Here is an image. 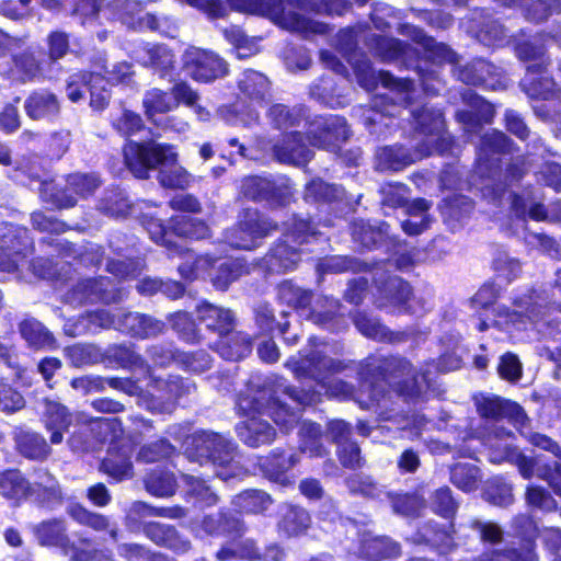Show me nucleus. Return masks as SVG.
Masks as SVG:
<instances>
[{"label": "nucleus", "instance_id": "obj_1", "mask_svg": "<svg viewBox=\"0 0 561 561\" xmlns=\"http://www.w3.org/2000/svg\"><path fill=\"white\" fill-rule=\"evenodd\" d=\"M308 402V392L285 382L283 378L250 380L236 397V413L248 417L236 424L238 438L248 447L272 445L276 430L260 415H267L280 430L288 431L297 422L296 408Z\"/></svg>", "mask_w": 561, "mask_h": 561}, {"label": "nucleus", "instance_id": "obj_2", "mask_svg": "<svg viewBox=\"0 0 561 561\" xmlns=\"http://www.w3.org/2000/svg\"><path fill=\"white\" fill-rule=\"evenodd\" d=\"M237 443L218 432L197 430L191 434L183 451L190 462L211 465L215 476L222 481L241 478L243 467L236 460Z\"/></svg>", "mask_w": 561, "mask_h": 561}, {"label": "nucleus", "instance_id": "obj_3", "mask_svg": "<svg viewBox=\"0 0 561 561\" xmlns=\"http://www.w3.org/2000/svg\"><path fill=\"white\" fill-rule=\"evenodd\" d=\"M228 2L240 12L266 16L282 28L305 37L324 34L328 31L327 24L305 14L312 8L311 0H228Z\"/></svg>", "mask_w": 561, "mask_h": 561}, {"label": "nucleus", "instance_id": "obj_4", "mask_svg": "<svg viewBox=\"0 0 561 561\" xmlns=\"http://www.w3.org/2000/svg\"><path fill=\"white\" fill-rule=\"evenodd\" d=\"M409 368V359L400 355L365 358L357 373L356 404L362 410L379 408L387 394L380 382L389 381V376L402 375Z\"/></svg>", "mask_w": 561, "mask_h": 561}, {"label": "nucleus", "instance_id": "obj_5", "mask_svg": "<svg viewBox=\"0 0 561 561\" xmlns=\"http://www.w3.org/2000/svg\"><path fill=\"white\" fill-rule=\"evenodd\" d=\"M95 431L102 435L101 444L108 443L106 455L99 469L107 476L108 482L118 483L134 477L133 448L124 442L125 428L119 417H99Z\"/></svg>", "mask_w": 561, "mask_h": 561}, {"label": "nucleus", "instance_id": "obj_6", "mask_svg": "<svg viewBox=\"0 0 561 561\" xmlns=\"http://www.w3.org/2000/svg\"><path fill=\"white\" fill-rule=\"evenodd\" d=\"M124 163L138 180H148L150 173L162 167H176V147L168 142L129 140L123 148Z\"/></svg>", "mask_w": 561, "mask_h": 561}, {"label": "nucleus", "instance_id": "obj_7", "mask_svg": "<svg viewBox=\"0 0 561 561\" xmlns=\"http://www.w3.org/2000/svg\"><path fill=\"white\" fill-rule=\"evenodd\" d=\"M277 230L279 225L276 220L257 208L248 207L241 210L236 224L225 237L231 248L252 251Z\"/></svg>", "mask_w": 561, "mask_h": 561}, {"label": "nucleus", "instance_id": "obj_8", "mask_svg": "<svg viewBox=\"0 0 561 561\" xmlns=\"http://www.w3.org/2000/svg\"><path fill=\"white\" fill-rule=\"evenodd\" d=\"M38 543L43 547L58 548L65 556L73 561H90L91 553L85 549L93 545L92 538L83 533H77L73 541L69 535L65 519L49 518L38 523L33 530Z\"/></svg>", "mask_w": 561, "mask_h": 561}, {"label": "nucleus", "instance_id": "obj_9", "mask_svg": "<svg viewBox=\"0 0 561 561\" xmlns=\"http://www.w3.org/2000/svg\"><path fill=\"white\" fill-rule=\"evenodd\" d=\"M195 385L181 376H169L157 380L151 390L139 389L138 404L151 414H172L180 399L188 396Z\"/></svg>", "mask_w": 561, "mask_h": 561}, {"label": "nucleus", "instance_id": "obj_10", "mask_svg": "<svg viewBox=\"0 0 561 561\" xmlns=\"http://www.w3.org/2000/svg\"><path fill=\"white\" fill-rule=\"evenodd\" d=\"M304 135L310 146L336 151L351 137V129L342 115H316L306 123Z\"/></svg>", "mask_w": 561, "mask_h": 561}, {"label": "nucleus", "instance_id": "obj_11", "mask_svg": "<svg viewBox=\"0 0 561 561\" xmlns=\"http://www.w3.org/2000/svg\"><path fill=\"white\" fill-rule=\"evenodd\" d=\"M513 146V140L501 130L493 129L482 135L473 163L476 174L481 180H493L499 176L501 159L495 157L511 153Z\"/></svg>", "mask_w": 561, "mask_h": 561}, {"label": "nucleus", "instance_id": "obj_12", "mask_svg": "<svg viewBox=\"0 0 561 561\" xmlns=\"http://www.w3.org/2000/svg\"><path fill=\"white\" fill-rule=\"evenodd\" d=\"M34 241L25 227L12 226L0 238V272H15L34 253Z\"/></svg>", "mask_w": 561, "mask_h": 561}, {"label": "nucleus", "instance_id": "obj_13", "mask_svg": "<svg viewBox=\"0 0 561 561\" xmlns=\"http://www.w3.org/2000/svg\"><path fill=\"white\" fill-rule=\"evenodd\" d=\"M300 457L293 448L275 447L264 456H259L256 466L270 482L282 486L295 483L293 468L299 463Z\"/></svg>", "mask_w": 561, "mask_h": 561}, {"label": "nucleus", "instance_id": "obj_14", "mask_svg": "<svg viewBox=\"0 0 561 561\" xmlns=\"http://www.w3.org/2000/svg\"><path fill=\"white\" fill-rule=\"evenodd\" d=\"M108 80L103 72L75 73L66 87L67 96L71 102H79L84 90L90 93V106L95 111H103L110 103Z\"/></svg>", "mask_w": 561, "mask_h": 561}, {"label": "nucleus", "instance_id": "obj_15", "mask_svg": "<svg viewBox=\"0 0 561 561\" xmlns=\"http://www.w3.org/2000/svg\"><path fill=\"white\" fill-rule=\"evenodd\" d=\"M241 193L255 203H266L272 207H285L291 201V194L274 180L260 175H249L241 181Z\"/></svg>", "mask_w": 561, "mask_h": 561}, {"label": "nucleus", "instance_id": "obj_16", "mask_svg": "<svg viewBox=\"0 0 561 561\" xmlns=\"http://www.w3.org/2000/svg\"><path fill=\"white\" fill-rule=\"evenodd\" d=\"M141 533L153 545L175 556L187 554L193 549L192 540L173 524L145 522L141 525Z\"/></svg>", "mask_w": 561, "mask_h": 561}, {"label": "nucleus", "instance_id": "obj_17", "mask_svg": "<svg viewBox=\"0 0 561 561\" xmlns=\"http://www.w3.org/2000/svg\"><path fill=\"white\" fill-rule=\"evenodd\" d=\"M199 527L207 536L213 538L239 539L248 531L244 518L234 508L227 507L204 515L199 522Z\"/></svg>", "mask_w": 561, "mask_h": 561}, {"label": "nucleus", "instance_id": "obj_18", "mask_svg": "<svg viewBox=\"0 0 561 561\" xmlns=\"http://www.w3.org/2000/svg\"><path fill=\"white\" fill-rule=\"evenodd\" d=\"M346 364L340 359H333L320 351L299 353L295 362L294 371L299 377L310 378L324 385L332 375L343 371Z\"/></svg>", "mask_w": 561, "mask_h": 561}, {"label": "nucleus", "instance_id": "obj_19", "mask_svg": "<svg viewBox=\"0 0 561 561\" xmlns=\"http://www.w3.org/2000/svg\"><path fill=\"white\" fill-rule=\"evenodd\" d=\"M72 296L82 304L111 305L119 300L121 289L112 278L98 276L80 279L72 287Z\"/></svg>", "mask_w": 561, "mask_h": 561}, {"label": "nucleus", "instance_id": "obj_20", "mask_svg": "<svg viewBox=\"0 0 561 561\" xmlns=\"http://www.w3.org/2000/svg\"><path fill=\"white\" fill-rule=\"evenodd\" d=\"M413 298V288L410 283L399 276H387L377 287L378 308H392L400 313L411 314L409 305Z\"/></svg>", "mask_w": 561, "mask_h": 561}, {"label": "nucleus", "instance_id": "obj_21", "mask_svg": "<svg viewBox=\"0 0 561 561\" xmlns=\"http://www.w3.org/2000/svg\"><path fill=\"white\" fill-rule=\"evenodd\" d=\"M399 34L411 38L414 43L422 46L424 56L433 64L438 66H456L459 62V56L444 43H437L433 37L427 36L424 31L412 24H401L398 28Z\"/></svg>", "mask_w": 561, "mask_h": 561}, {"label": "nucleus", "instance_id": "obj_22", "mask_svg": "<svg viewBox=\"0 0 561 561\" xmlns=\"http://www.w3.org/2000/svg\"><path fill=\"white\" fill-rule=\"evenodd\" d=\"M276 161L283 164L305 167L314 157V152L306 145L300 131L283 134L282 138L272 147Z\"/></svg>", "mask_w": 561, "mask_h": 561}, {"label": "nucleus", "instance_id": "obj_23", "mask_svg": "<svg viewBox=\"0 0 561 561\" xmlns=\"http://www.w3.org/2000/svg\"><path fill=\"white\" fill-rule=\"evenodd\" d=\"M358 84L367 92H373L381 83L391 91L402 93L399 99L405 107L413 104L414 82L410 78H396L392 72H353Z\"/></svg>", "mask_w": 561, "mask_h": 561}, {"label": "nucleus", "instance_id": "obj_24", "mask_svg": "<svg viewBox=\"0 0 561 561\" xmlns=\"http://www.w3.org/2000/svg\"><path fill=\"white\" fill-rule=\"evenodd\" d=\"M352 321L358 332L367 339L379 343L399 344L409 340L407 331H392L382 324L377 318L364 310H355L351 313Z\"/></svg>", "mask_w": 561, "mask_h": 561}, {"label": "nucleus", "instance_id": "obj_25", "mask_svg": "<svg viewBox=\"0 0 561 561\" xmlns=\"http://www.w3.org/2000/svg\"><path fill=\"white\" fill-rule=\"evenodd\" d=\"M12 439L15 451L30 461L43 462L51 455L50 444L39 432L18 426L12 432Z\"/></svg>", "mask_w": 561, "mask_h": 561}, {"label": "nucleus", "instance_id": "obj_26", "mask_svg": "<svg viewBox=\"0 0 561 561\" xmlns=\"http://www.w3.org/2000/svg\"><path fill=\"white\" fill-rule=\"evenodd\" d=\"M24 112L31 121L55 122L60 116L61 104L49 89H35L24 100Z\"/></svg>", "mask_w": 561, "mask_h": 561}, {"label": "nucleus", "instance_id": "obj_27", "mask_svg": "<svg viewBox=\"0 0 561 561\" xmlns=\"http://www.w3.org/2000/svg\"><path fill=\"white\" fill-rule=\"evenodd\" d=\"M339 300L323 297L317 301L314 307H310L306 318L322 330L337 333L347 328Z\"/></svg>", "mask_w": 561, "mask_h": 561}, {"label": "nucleus", "instance_id": "obj_28", "mask_svg": "<svg viewBox=\"0 0 561 561\" xmlns=\"http://www.w3.org/2000/svg\"><path fill=\"white\" fill-rule=\"evenodd\" d=\"M42 403L44 427L50 433V444L58 445L72 424V413L67 405L55 399L44 398Z\"/></svg>", "mask_w": 561, "mask_h": 561}, {"label": "nucleus", "instance_id": "obj_29", "mask_svg": "<svg viewBox=\"0 0 561 561\" xmlns=\"http://www.w3.org/2000/svg\"><path fill=\"white\" fill-rule=\"evenodd\" d=\"M196 313L199 322L204 323L208 331L217 334L218 339L229 333L237 324L236 314L231 309L207 300L197 304Z\"/></svg>", "mask_w": 561, "mask_h": 561}, {"label": "nucleus", "instance_id": "obj_30", "mask_svg": "<svg viewBox=\"0 0 561 561\" xmlns=\"http://www.w3.org/2000/svg\"><path fill=\"white\" fill-rule=\"evenodd\" d=\"M138 224L148 232L149 239L157 245L167 250L169 255H182L186 250L172 240L170 224L167 225L164 219L159 217L157 213H140L137 216Z\"/></svg>", "mask_w": 561, "mask_h": 561}, {"label": "nucleus", "instance_id": "obj_31", "mask_svg": "<svg viewBox=\"0 0 561 561\" xmlns=\"http://www.w3.org/2000/svg\"><path fill=\"white\" fill-rule=\"evenodd\" d=\"M280 236L270 247L265 254L267 268L275 273L294 271L301 261V250Z\"/></svg>", "mask_w": 561, "mask_h": 561}, {"label": "nucleus", "instance_id": "obj_32", "mask_svg": "<svg viewBox=\"0 0 561 561\" xmlns=\"http://www.w3.org/2000/svg\"><path fill=\"white\" fill-rule=\"evenodd\" d=\"M214 350L226 360L239 362L252 353L253 337L247 332L232 329L217 340Z\"/></svg>", "mask_w": 561, "mask_h": 561}, {"label": "nucleus", "instance_id": "obj_33", "mask_svg": "<svg viewBox=\"0 0 561 561\" xmlns=\"http://www.w3.org/2000/svg\"><path fill=\"white\" fill-rule=\"evenodd\" d=\"M273 503L268 492L255 488L244 489L231 499V505L240 516H265Z\"/></svg>", "mask_w": 561, "mask_h": 561}, {"label": "nucleus", "instance_id": "obj_34", "mask_svg": "<svg viewBox=\"0 0 561 561\" xmlns=\"http://www.w3.org/2000/svg\"><path fill=\"white\" fill-rule=\"evenodd\" d=\"M402 554L401 545L388 536L365 537L358 546V558L367 561L397 559Z\"/></svg>", "mask_w": 561, "mask_h": 561}, {"label": "nucleus", "instance_id": "obj_35", "mask_svg": "<svg viewBox=\"0 0 561 561\" xmlns=\"http://www.w3.org/2000/svg\"><path fill=\"white\" fill-rule=\"evenodd\" d=\"M276 297L279 304L306 317L312 305L314 291L311 288L298 286L293 279H285L277 285Z\"/></svg>", "mask_w": 561, "mask_h": 561}, {"label": "nucleus", "instance_id": "obj_36", "mask_svg": "<svg viewBox=\"0 0 561 561\" xmlns=\"http://www.w3.org/2000/svg\"><path fill=\"white\" fill-rule=\"evenodd\" d=\"M376 158L381 170L398 172L420 160L422 156L416 149L393 144L379 148Z\"/></svg>", "mask_w": 561, "mask_h": 561}, {"label": "nucleus", "instance_id": "obj_37", "mask_svg": "<svg viewBox=\"0 0 561 561\" xmlns=\"http://www.w3.org/2000/svg\"><path fill=\"white\" fill-rule=\"evenodd\" d=\"M0 495L18 504L33 495V484L19 468L0 471Z\"/></svg>", "mask_w": 561, "mask_h": 561}, {"label": "nucleus", "instance_id": "obj_38", "mask_svg": "<svg viewBox=\"0 0 561 561\" xmlns=\"http://www.w3.org/2000/svg\"><path fill=\"white\" fill-rule=\"evenodd\" d=\"M454 524L449 528L434 520L422 523L412 535L415 545L428 546L435 550L449 548L453 545Z\"/></svg>", "mask_w": 561, "mask_h": 561}, {"label": "nucleus", "instance_id": "obj_39", "mask_svg": "<svg viewBox=\"0 0 561 561\" xmlns=\"http://www.w3.org/2000/svg\"><path fill=\"white\" fill-rule=\"evenodd\" d=\"M113 7L117 11L118 18L128 27L150 31H157L160 27L156 15L150 13L140 15L142 5L137 0H114Z\"/></svg>", "mask_w": 561, "mask_h": 561}, {"label": "nucleus", "instance_id": "obj_40", "mask_svg": "<svg viewBox=\"0 0 561 561\" xmlns=\"http://www.w3.org/2000/svg\"><path fill=\"white\" fill-rule=\"evenodd\" d=\"M298 248L319 240L322 236L318 224L311 217H302L294 214L288 221L285 222L282 234Z\"/></svg>", "mask_w": 561, "mask_h": 561}, {"label": "nucleus", "instance_id": "obj_41", "mask_svg": "<svg viewBox=\"0 0 561 561\" xmlns=\"http://www.w3.org/2000/svg\"><path fill=\"white\" fill-rule=\"evenodd\" d=\"M515 438L513 431L505 427H496L485 434V446L489 460L492 463H511L517 447L512 444Z\"/></svg>", "mask_w": 561, "mask_h": 561}, {"label": "nucleus", "instance_id": "obj_42", "mask_svg": "<svg viewBox=\"0 0 561 561\" xmlns=\"http://www.w3.org/2000/svg\"><path fill=\"white\" fill-rule=\"evenodd\" d=\"M388 227L385 221L373 226L368 221L356 219L351 224V237L363 250H376L387 242Z\"/></svg>", "mask_w": 561, "mask_h": 561}, {"label": "nucleus", "instance_id": "obj_43", "mask_svg": "<svg viewBox=\"0 0 561 561\" xmlns=\"http://www.w3.org/2000/svg\"><path fill=\"white\" fill-rule=\"evenodd\" d=\"M476 408L481 419L492 422L511 420L522 409L518 403L500 396H483L476 402Z\"/></svg>", "mask_w": 561, "mask_h": 561}, {"label": "nucleus", "instance_id": "obj_44", "mask_svg": "<svg viewBox=\"0 0 561 561\" xmlns=\"http://www.w3.org/2000/svg\"><path fill=\"white\" fill-rule=\"evenodd\" d=\"M68 515L79 525L91 528L94 531H106L113 541L119 539V529L111 523L107 516L89 511L80 503H72L67 507Z\"/></svg>", "mask_w": 561, "mask_h": 561}, {"label": "nucleus", "instance_id": "obj_45", "mask_svg": "<svg viewBox=\"0 0 561 561\" xmlns=\"http://www.w3.org/2000/svg\"><path fill=\"white\" fill-rule=\"evenodd\" d=\"M310 515L301 506L293 503H283L279 507L277 528L288 537L304 534L310 526Z\"/></svg>", "mask_w": 561, "mask_h": 561}, {"label": "nucleus", "instance_id": "obj_46", "mask_svg": "<svg viewBox=\"0 0 561 561\" xmlns=\"http://www.w3.org/2000/svg\"><path fill=\"white\" fill-rule=\"evenodd\" d=\"M171 237L187 240H204L211 236V230L205 219L190 215H172L169 218Z\"/></svg>", "mask_w": 561, "mask_h": 561}, {"label": "nucleus", "instance_id": "obj_47", "mask_svg": "<svg viewBox=\"0 0 561 561\" xmlns=\"http://www.w3.org/2000/svg\"><path fill=\"white\" fill-rule=\"evenodd\" d=\"M409 364L410 368L407 373L398 376H389V380L398 379V381H394L391 385V389L399 398H401L405 403H415L423 394L422 386L419 381L421 371L414 367L410 359ZM422 376L425 377L426 373H423Z\"/></svg>", "mask_w": 561, "mask_h": 561}, {"label": "nucleus", "instance_id": "obj_48", "mask_svg": "<svg viewBox=\"0 0 561 561\" xmlns=\"http://www.w3.org/2000/svg\"><path fill=\"white\" fill-rule=\"evenodd\" d=\"M139 67L170 70L174 66V55L164 45H146L134 51V57Z\"/></svg>", "mask_w": 561, "mask_h": 561}, {"label": "nucleus", "instance_id": "obj_49", "mask_svg": "<svg viewBox=\"0 0 561 561\" xmlns=\"http://www.w3.org/2000/svg\"><path fill=\"white\" fill-rule=\"evenodd\" d=\"M41 197L56 209H69L77 205L70 184L58 183L55 180H44L39 186Z\"/></svg>", "mask_w": 561, "mask_h": 561}, {"label": "nucleus", "instance_id": "obj_50", "mask_svg": "<svg viewBox=\"0 0 561 561\" xmlns=\"http://www.w3.org/2000/svg\"><path fill=\"white\" fill-rule=\"evenodd\" d=\"M102 363L115 368H140L144 364V358L135 350L134 345L125 343L111 344L102 351Z\"/></svg>", "mask_w": 561, "mask_h": 561}, {"label": "nucleus", "instance_id": "obj_51", "mask_svg": "<svg viewBox=\"0 0 561 561\" xmlns=\"http://www.w3.org/2000/svg\"><path fill=\"white\" fill-rule=\"evenodd\" d=\"M47 45H48V55L41 56L39 59H36L34 55L26 56V61L22 65L25 70H32V68H43L48 66L47 60L56 61L61 59L69 49V37L66 33L60 31L51 32L47 36Z\"/></svg>", "mask_w": 561, "mask_h": 561}, {"label": "nucleus", "instance_id": "obj_52", "mask_svg": "<svg viewBox=\"0 0 561 561\" xmlns=\"http://www.w3.org/2000/svg\"><path fill=\"white\" fill-rule=\"evenodd\" d=\"M171 329L178 337L186 344L197 345L204 341L194 317L185 311L178 310L167 317Z\"/></svg>", "mask_w": 561, "mask_h": 561}, {"label": "nucleus", "instance_id": "obj_53", "mask_svg": "<svg viewBox=\"0 0 561 561\" xmlns=\"http://www.w3.org/2000/svg\"><path fill=\"white\" fill-rule=\"evenodd\" d=\"M64 357L69 366L83 368L102 363V350L90 343H73L62 350Z\"/></svg>", "mask_w": 561, "mask_h": 561}, {"label": "nucleus", "instance_id": "obj_54", "mask_svg": "<svg viewBox=\"0 0 561 561\" xmlns=\"http://www.w3.org/2000/svg\"><path fill=\"white\" fill-rule=\"evenodd\" d=\"M310 95L329 107L344 106L342 90L336 80L328 73H322L310 87Z\"/></svg>", "mask_w": 561, "mask_h": 561}, {"label": "nucleus", "instance_id": "obj_55", "mask_svg": "<svg viewBox=\"0 0 561 561\" xmlns=\"http://www.w3.org/2000/svg\"><path fill=\"white\" fill-rule=\"evenodd\" d=\"M249 272L250 268L247 262L239 259L228 260L217 266L210 283L216 290L227 291L232 283L249 274Z\"/></svg>", "mask_w": 561, "mask_h": 561}, {"label": "nucleus", "instance_id": "obj_56", "mask_svg": "<svg viewBox=\"0 0 561 561\" xmlns=\"http://www.w3.org/2000/svg\"><path fill=\"white\" fill-rule=\"evenodd\" d=\"M183 67L191 70H227V62L213 51L190 47L183 55Z\"/></svg>", "mask_w": 561, "mask_h": 561}, {"label": "nucleus", "instance_id": "obj_57", "mask_svg": "<svg viewBox=\"0 0 561 561\" xmlns=\"http://www.w3.org/2000/svg\"><path fill=\"white\" fill-rule=\"evenodd\" d=\"M253 319L262 335H285L290 327L288 320L277 321L273 307L267 302H262L254 309Z\"/></svg>", "mask_w": 561, "mask_h": 561}, {"label": "nucleus", "instance_id": "obj_58", "mask_svg": "<svg viewBox=\"0 0 561 561\" xmlns=\"http://www.w3.org/2000/svg\"><path fill=\"white\" fill-rule=\"evenodd\" d=\"M390 503L394 513L409 518L420 517L426 507V500L417 491L393 493Z\"/></svg>", "mask_w": 561, "mask_h": 561}, {"label": "nucleus", "instance_id": "obj_59", "mask_svg": "<svg viewBox=\"0 0 561 561\" xmlns=\"http://www.w3.org/2000/svg\"><path fill=\"white\" fill-rule=\"evenodd\" d=\"M549 72H526L519 81L520 89L534 100H548L554 92V81Z\"/></svg>", "mask_w": 561, "mask_h": 561}, {"label": "nucleus", "instance_id": "obj_60", "mask_svg": "<svg viewBox=\"0 0 561 561\" xmlns=\"http://www.w3.org/2000/svg\"><path fill=\"white\" fill-rule=\"evenodd\" d=\"M304 199L317 205H332L341 201L339 187L322 179L310 180L304 190Z\"/></svg>", "mask_w": 561, "mask_h": 561}, {"label": "nucleus", "instance_id": "obj_61", "mask_svg": "<svg viewBox=\"0 0 561 561\" xmlns=\"http://www.w3.org/2000/svg\"><path fill=\"white\" fill-rule=\"evenodd\" d=\"M19 332L28 346L39 350L55 343L53 333L38 320L26 318L19 323Z\"/></svg>", "mask_w": 561, "mask_h": 561}, {"label": "nucleus", "instance_id": "obj_62", "mask_svg": "<svg viewBox=\"0 0 561 561\" xmlns=\"http://www.w3.org/2000/svg\"><path fill=\"white\" fill-rule=\"evenodd\" d=\"M414 129L424 136H435L444 129V115L440 111L428 107L426 104L412 111Z\"/></svg>", "mask_w": 561, "mask_h": 561}, {"label": "nucleus", "instance_id": "obj_63", "mask_svg": "<svg viewBox=\"0 0 561 561\" xmlns=\"http://www.w3.org/2000/svg\"><path fill=\"white\" fill-rule=\"evenodd\" d=\"M179 455L178 448L167 437L142 445L137 454V459L144 463L169 461Z\"/></svg>", "mask_w": 561, "mask_h": 561}, {"label": "nucleus", "instance_id": "obj_64", "mask_svg": "<svg viewBox=\"0 0 561 561\" xmlns=\"http://www.w3.org/2000/svg\"><path fill=\"white\" fill-rule=\"evenodd\" d=\"M367 44L385 61L403 58L410 50V46L400 39L381 35H371Z\"/></svg>", "mask_w": 561, "mask_h": 561}]
</instances>
